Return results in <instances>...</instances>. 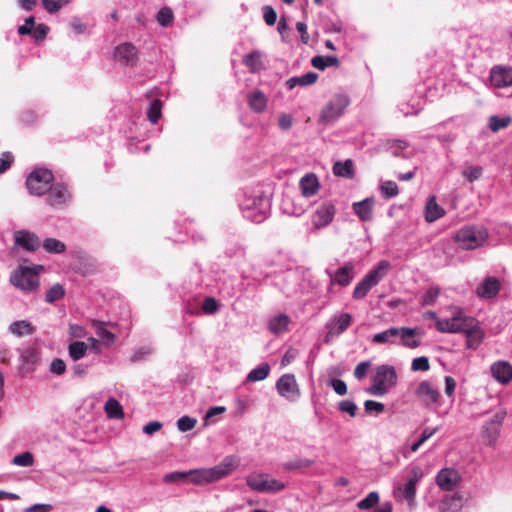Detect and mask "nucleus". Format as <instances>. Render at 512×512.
Here are the masks:
<instances>
[{
  "label": "nucleus",
  "mask_w": 512,
  "mask_h": 512,
  "mask_svg": "<svg viewBox=\"0 0 512 512\" xmlns=\"http://www.w3.org/2000/svg\"><path fill=\"white\" fill-rule=\"evenodd\" d=\"M237 200L243 217L253 223H262L270 215L271 198L261 186L241 189Z\"/></svg>",
  "instance_id": "f257e3e1"
},
{
  "label": "nucleus",
  "mask_w": 512,
  "mask_h": 512,
  "mask_svg": "<svg viewBox=\"0 0 512 512\" xmlns=\"http://www.w3.org/2000/svg\"><path fill=\"white\" fill-rule=\"evenodd\" d=\"M424 472L419 465H412L407 470L404 483L395 484L393 495L397 502L406 503L409 509L416 506V490L417 484L423 478Z\"/></svg>",
  "instance_id": "f03ea898"
},
{
  "label": "nucleus",
  "mask_w": 512,
  "mask_h": 512,
  "mask_svg": "<svg viewBox=\"0 0 512 512\" xmlns=\"http://www.w3.org/2000/svg\"><path fill=\"white\" fill-rule=\"evenodd\" d=\"M397 380L398 376L394 366L389 364L379 365L372 377V384L366 389V392L376 397H382L396 386Z\"/></svg>",
  "instance_id": "7ed1b4c3"
},
{
  "label": "nucleus",
  "mask_w": 512,
  "mask_h": 512,
  "mask_svg": "<svg viewBox=\"0 0 512 512\" xmlns=\"http://www.w3.org/2000/svg\"><path fill=\"white\" fill-rule=\"evenodd\" d=\"M391 268V263L387 260H381L371 269L363 279L355 286L352 297L356 300L363 299L372 288L377 286L387 275Z\"/></svg>",
  "instance_id": "20e7f679"
},
{
  "label": "nucleus",
  "mask_w": 512,
  "mask_h": 512,
  "mask_svg": "<svg viewBox=\"0 0 512 512\" xmlns=\"http://www.w3.org/2000/svg\"><path fill=\"white\" fill-rule=\"evenodd\" d=\"M350 103L351 99L347 93H335L322 107L318 122L324 125L335 123L345 114V110Z\"/></svg>",
  "instance_id": "39448f33"
},
{
  "label": "nucleus",
  "mask_w": 512,
  "mask_h": 512,
  "mask_svg": "<svg viewBox=\"0 0 512 512\" xmlns=\"http://www.w3.org/2000/svg\"><path fill=\"white\" fill-rule=\"evenodd\" d=\"M488 235L487 229L483 226L467 225L455 233L454 240L460 248L473 250L482 246L486 242Z\"/></svg>",
  "instance_id": "423d86ee"
},
{
  "label": "nucleus",
  "mask_w": 512,
  "mask_h": 512,
  "mask_svg": "<svg viewBox=\"0 0 512 512\" xmlns=\"http://www.w3.org/2000/svg\"><path fill=\"white\" fill-rule=\"evenodd\" d=\"M472 325L473 318L465 316L460 308H454L450 318L437 319L435 328L442 333L465 332L470 336L473 332Z\"/></svg>",
  "instance_id": "0eeeda50"
},
{
  "label": "nucleus",
  "mask_w": 512,
  "mask_h": 512,
  "mask_svg": "<svg viewBox=\"0 0 512 512\" xmlns=\"http://www.w3.org/2000/svg\"><path fill=\"white\" fill-rule=\"evenodd\" d=\"M54 180L53 173L47 168H35L26 178V187L33 196L46 194L49 186Z\"/></svg>",
  "instance_id": "6e6552de"
},
{
  "label": "nucleus",
  "mask_w": 512,
  "mask_h": 512,
  "mask_svg": "<svg viewBox=\"0 0 512 512\" xmlns=\"http://www.w3.org/2000/svg\"><path fill=\"white\" fill-rule=\"evenodd\" d=\"M46 194V203L57 210L66 208L73 199L69 186L63 182H52Z\"/></svg>",
  "instance_id": "1a4fd4ad"
},
{
  "label": "nucleus",
  "mask_w": 512,
  "mask_h": 512,
  "mask_svg": "<svg viewBox=\"0 0 512 512\" xmlns=\"http://www.w3.org/2000/svg\"><path fill=\"white\" fill-rule=\"evenodd\" d=\"M10 282L22 291L32 292L39 286V277L33 268L20 266L11 273Z\"/></svg>",
  "instance_id": "9d476101"
},
{
  "label": "nucleus",
  "mask_w": 512,
  "mask_h": 512,
  "mask_svg": "<svg viewBox=\"0 0 512 512\" xmlns=\"http://www.w3.org/2000/svg\"><path fill=\"white\" fill-rule=\"evenodd\" d=\"M247 486L259 493H276L285 489L286 485L276 479H268L265 474H251L246 477Z\"/></svg>",
  "instance_id": "9b49d317"
},
{
  "label": "nucleus",
  "mask_w": 512,
  "mask_h": 512,
  "mask_svg": "<svg viewBox=\"0 0 512 512\" xmlns=\"http://www.w3.org/2000/svg\"><path fill=\"white\" fill-rule=\"evenodd\" d=\"M325 274L329 277V291H331L332 287L335 285L347 287L355 277V265L352 261H348L335 271L330 268H326Z\"/></svg>",
  "instance_id": "f8f14e48"
},
{
  "label": "nucleus",
  "mask_w": 512,
  "mask_h": 512,
  "mask_svg": "<svg viewBox=\"0 0 512 512\" xmlns=\"http://www.w3.org/2000/svg\"><path fill=\"white\" fill-rule=\"evenodd\" d=\"M507 412L504 409L497 411L490 420L486 421L482 427V438L484 442L494 447L501 432L502 424L506 418Z\"/></svg>",
  "instance_id": "ddd939ff"
},
{
  "label": "nucleus",
  "mask_w": 512,
  "mask_h": 512,
  "mask_svg": "<svg viewBox=\"0 0 512 512\" xmlns=\"http://www.w3.org/2000/svg\"><path fill=\"white\" fill-rule=\"evenodd\" d=\"M272 283L287 297H293L299 292V275L296 271L288 270L275 274Z\"/></svg>",
  "instance_id": "4468645a"
},
{
  "label": "nucleus",
  "mask_w": 512,
  "mask_h": 512,
  "mask_svg": "<svg viewBox=\"0 0 512 512\" xmlns=\"http://www.w3.org/2000/svg\"><path fill=\"white\" fill-rule=\"evenodd\" d=\"M336 208L331 200L319 203L312 214L311 222L315 229L327 227L334 219Z\"/></svg>",
  "instance_id": "2eb2a0df"
},
{
  "label": "nucleus",
  "mask_w": 512,
  "mask_h": 512,
  "mask_svg": "<svg viewBox=\"0 0 512 512\" xmlns=\"http://www.w3.org/2000/svg\"><path fill=\"white\" fill-rule=\"evenodd\" d=\"M278 394L290 402L296 401L300 396L299 386L293 374H283L276 382Z\"/></svg>",
  "instance_id": "dca6fc26"
},
{
  "label": "nucleus",
  "mask_w": 512,
  "mask_h": 512,
  "mask_svg": "<svg viewBox=\"0 0 512 512\" xmlns=\"http://www.w3.org/2000/svg\"><path fill=\"white\" fill-rule=\"evenodd\" d=\"M489 81L494 88H507L512 86V67L495 65L491 68Z\"/></svg>",
  "instance_id": "f3484780"
},
{
  "label": "nucleus",
  "mask_w": 512,
  "mask_h": 512,
  "mask_svg": "<svg viewBox=\"0 0 512 512\" xmlns=\"http://www.w3.org/2000/svg\"><path fill=\"white\" fill-rule=\"evenodd\" d=\"M138 49L131 42H124L117 45L114 49V58L126 66H135L138 60Z\"/></svg>",
  "instance_id": "a211bd4d"
},
{
  "label": "nucleus",
  "mask_w": 512,
  "mask_h": 512,
  "mask_svg": "<svg viewBox=\"0 0 512 512\" xmlns=\"http://www.w3.org/2000/svg\"><path fill=\"white\" fill-rule=\"evenodd\" d=\"M415 395L426 407L436 404L440 397L438 388L427 380L421 381L418 384Z\"/></svg>",
  "instance_id": "6ab92c4d"
},
{
  "label": "nucleus",
  "mask_w": 512,
  "mask_h": 512,
  "mask_svg": "<svg viewBox=\"0 0 512 512\" xmlns=\"http://www.w3.org/2000/svg\"><path fill=\"white\" fill-rule=\"evenodd\" d=\"M461 477L457 470L453 468H443L436 475V483L446 491H453L457 488Z\"/></svg>",
  "instance_id": "aec40b11"
},
{
  "label": "nucleus",
  "mask_w": 512,
  "mask_h": 512,
  "mask_svg": "<svg viewBox=\"0 0 512 512\" xmlns=\"http://www.w3.org/2000/svg\"><path fill=\"white\" fill-rule=\"evenodd\" d=\"M14 243L28 252L36 251L41 246L39 237L28 230L15 231Z\"/></svg>",
  "instance_id": "412c9836"
},
{
  "label": "nucleus",
  "mask_w": 512,
  "mask_h": 512,
  "mask_svg": "<svg viewBox=\"0 0 512 512\" xmlns=\"http://www.w3.org/2000/svg\"><path fill=\"white\" fill-rule=\"evenodd\" d=\"M242 282L234 276L220 277L217 281L218 293L223 298H233L240 292Z\"/></svg>",
  "instance_id": "4be33fe9"
},
{
  "label": "nucleus",
  "mask_w": 512,
  "mask_h": 512,
  "mask_svg": "<svg viewBox=\"0 0 512 512\" xmlns=\"http://www.w3.org/2000/svg\"><path fill=\"white\" fill-rule=\"evenodd\" d=\"M352 316L350 313H342L339 316H335L327 324V335L326 342H329L331 338L337 337L342 334L351 324Z\"/></svg>",
  "instance_id": "5701e85b"
},
{
  "label": "nucleus",
  "mask_w": 512,
  "mask_h": 512,
  "mask_svg": "<svg viewBox=\"0 0 512 512\" xmlns=\"http://www.w3.org/2000/svg\"><path fill=\"white\" fill-rule=\"evenodd\" d=\"M188 478L192 484L198 486H203L218 481L213 467L191 469L188 471Z\"/></svg>",
  "instance_id": "b1692460"
},
{
  "label": "nucleus",
  "mask_w": 512,
  "mask_h": 512,
  "mask_svg": "<svg viewBox=\"0 0 512 512\" xmlns=\"http://www.w3.org/2000/svg\"><path fill=\"white\" fill-rule=\"evenodd\" d=\"M500 289L501 284L498 278L494 276H487L477 286L476 294L478 297L483 299H492L499 293Z\"/></svg>",
  "instance_id": "393cba45"
},
{
  "label": "nucleus",
  "mask_w": 512,
  "mask_h": 512,
  "mask_svg": "<svg viewBox=\"0 0 512 512\" xmlns=\"http://www.w3.org/2000/svg\"><path fill=\"white\" fill-rule=\"evenodd\" d=\"M420 337L421 335L416 328L399 327L398 345L415 349L421 344Z\"/></svg>",
  "instance_id": "a878e982"
},
{
  "label": "nucleus",
  "mask_w": 512,
  "mask_h": 512,
  "mask_svg": "<svg viewBox=\"0 0 512 512\" xmlns=\"http://www.w3.org/2000/svg\"><path fill=\"white\" fill-rule=\"evenodd\" d=\"M240 465V458L236 455H227L214 466L218 481L229 476Z\"/></svg>",
  "instance_id": "bb28decb"
},
{
  "label": "nucleus",
  "mask_w": 512,
  "mask_h": 512,
  "mask_svg": "<svg viewBox=\"0 0 512 512\" xmlns=\"http://www.w3.org/2000/svg\"><path fill=\"white\" fill-rule=\"evenodd\" d=\"M445 209L437 203L435 195H430L424 207V219L428 223H433L445 215Z\"/></svg>",
  "instance_id": "cd10ccee"
},
{
  "label": "nucleus",
  "mask_w": 512,
  "mask_h": 512,
  "mask_svg": "<svg viewBox=\"0 0 512 512\" xmlns=\"http://www.w3.org/2000/svg\"><path fill=\"white\" fill-rule=\"evenodd\" d=\"M491 374L501 384L512 380V365L507 361H497L491 365Z\"/></svg>",
  "instance_id": "c85d7f7f"
},
{
  "label": "nucleus",
  "mask_w": 512,
  "mask_h": 512,
  "mask_svg": "<svg viewBox=\"0 0 512 512\" xmlns=\"http://www.w3.org/2000/svg\"><path fill=\"white\" fill-rule=\"evenodd\" d=\"M219 310V302L212 296H206L203 298L200 308H187L186 313L196 315H214Z\"/></svg>",
  "instance_id": "c756f323"
},
{
  "label": "nucleus",
  "mask_w": 512,
  "mask_h": 512,
  "mask_svg": "<svg viewBox=\"0 0 512 512\" xmlns=\"http://www.w3.org/2000/svg\"><path fill=\"white\" fill-rule=\"evenodd\" d=\"M247 102L253 112L262 113L267 108L268 99L261 90L256 89L249 93Z\"/></svg>",
  "instance_id": "7c9ffc66"
},
{
  "label": "nucleus",
  "mask_w": 512,
  "mask_h": 512,
  "mask_svg": "<svg viewBox=\"0 0 512 512\" xmlns=\"http://www.w3.org/2000/svg\"><path fill=\"white\" fill-rule=\"evenodd\" d=\"M375 203L373 197L365 198L362 201L353 203V211L361 221H370L372 219V208Z\"/></svg>",
  "instance_id": "2f4dec72"
},
{
  "label": "nucleus",
  "mask_w": 512,
  "mask_h": 512,
  "mask_svg": "<svg viewBox=\"0 0 512 512\" xmlns=\"http://www.w3.org/2000/svg\"><path fill=\"white\" fill-rule=\"evenodd\" d=\"M302 195L304 197H311L319 190V181L315 174L308 173L304 175L299 183Z\"/></svg>",
  "instance_id": "473e14b6"
},
{
  "label": "nucleus",
  "mask_w": 512,
  "mask_h": 512,
  "mask_svg": "<svg viewBox=\"0 0 512 512\" xmlns=\"http://www.w3.org/2000/svg\"><path fill=\"white\" fill-rule=\"evenodd\" d=\"M399 327H390L373 335L372 342L377 344L398 345Z\"/></svg>",
  "instance_id": "72a5a7b5"
},
{
  "label": "nucleus",
  "mask_w": 512,
  "mask_h": 512,
  "mask_svg": "<svg viewBox=\"0 0 512 512\" xmlns=\"http://www.w3.org/2000/svg\"><path fill=\"white\" fill-rule=\"evenodd\" d=\"M318 79V74L315 72H307L301 76H294L286 81V87L289 90L294 89L296 86L306 87L314 84Z\"/></svg>",
  "instance_id": "f704fd0d"
},
{
  "label": "nucleus",
  "mask_w": 512,
  "mask_h": 512,
  "mask_svg": "<svg viewBox=\"0 0 512 512\" xmlns=\"http://www.w3.org/2000/svg\"><path fill=\"white\" fill-rule=\"evenodd\" d=\"M289 323V316L281 313L269 319L268 328L273 334L279 335L288 329Z\"/></svg>",
  "instance_id": "c9c22d12"
},
{
  "label": "nucleus",
  "mask_w": 512,
  "mask_h": 512,
  "mask_svg": "<svg viewBox=\"0 0 512 512\" xmlns=\"http://www.w3.org/2000/svg\"><path fill=\"white\" fill-rule=\"evenodd\" d=\"M262 57V52L259 50H254L243 57V63L249 68L251 72H259L265 68Z\"/></svg>",
  "instance_id": "e433bc0d"
},
{
  "label": "nucleus",
  "mask_w": 512,
  "mask_h": 512,
  "mask_svg": "<svg viewBox=\"0 0 512 512\" xmlns=\"http://www.w3.org/2000/svg\"><path fill=\"white\" fill-rule=\"evenodd\" d=\"M9 331L17 337L32 335L35 327L26 320L14 321L9 326Z\"/></svg>",
  "instance_id": "4c0bfd02"
},
{
  "label": "nucleus",
  "mask_w": 512,
  "mask_h": 512,
  "mask_svg": "<svg viewBox=\"0 0 512 512\" xmlns=\"http://www.w3.org/2000/svg\"><path fill=\"white\" fill-rule=\"evenodd\" d=\"M96 335L105 346H110L115 341V335L106 328V324L100 321H94L92 324Z\"/></svg>",
  "instance_id": "58836bf2"
},
{
  "label": "nucleus",
  "mask_w": 512,
  "mask_h": 512,
  "mask_svg": "<svg viewBox=\"0 0 512 512\" xmlns=\"http://www.w3.org/2000/svg\"><path fill=\"white\" fill-rule=\"evenodd\" d=\"M439 428L438 427H435V428H429V427H426L419 439L414 442L408 449V451H404L403 452V456L405 458H408L410 456L411 453H414L416 452L429 438H431L434 434H436L438 432Z\"/></svg>",
  "instance_id": "ea45409f"
},
{
  "label": "nucleus",
  "mask_w": 512,
  "mask_h": 512,
  "mask_svg": "<svg viewBox=\"0 0 512 512\" xmlns=\"http://www.w3.org/2000/svg\"><path fill=\"white\" fill-rule=\"evenodd\" d=\"M104 410L108 418L110 419H122L124 417V412L121 404L118 400L113 397H110L105 405Z\"/></svg>",
  "instance_id": "a19ab883"
},
{
  "label": "nucleus",
  "mask_w": 512,
  "mask_h": 512,
  "mask_svg": "<svg viewBox=\"0 0 512 512\" xmlns=\"http://www.w3.org/2000/svg\"><path fill=\"white\" fill-rule=\"evenodd\" d=\"M270 370L271 368L268 363H262L248 373L246 382L263 381L269 376Z\"/></svg>",
  "instance_id": "79ce46f5"
},
{
  "label": "nucleus",
  "mask_w": 512,
  "mask_h": 512,
  "mask_svg": "<svg viewBox=\"0 0 512 512\" xmlns=\"http://www.w3.org/2000/svg\"><path fill=\"white\" fill-rule=\"evenodd\" d=\"M333 172L336 176L351 179L354 175L352 160L347 159L344 162H336L333 166Z\"/></svg>",
  "instance_id": "37998d69"
},
{
  "label": "nucleus",
  "mask_w": 512,
  "mask_h": 512,
  "mask_svg": "<svg viewBox=\"0 0 512 512\" xmlns=\"http://www.w3.org/2000/svg\"><path fill=\"white\" fill-rule=\"evenodd\" d=\"M315 463L312 459H306V458H295L290 461H287L281 465V468L285 471H296V470H303L310 466H312Z\"/></svg>",
  "instance_id": "c03bdc74"
},
{
  "label": "nucleus",
  "mask_w": 512,
  "mask_h": 512,
  "mask_svg": "<svg viewBox=\"0 0 512 512\" xmlns=\"http://www.w3.org/2000/svg\"><path fill=\"white\" fill-rule=\"evenodd\" d=\"M313 67L319 70H324L327 67H338L339 59L335 56H315L311 60Z\"/></svg>",
  "instance_id": "a18cd8bd"
},
{
  "label": "nucleus",
  "mask_w": 512,
  "mask_h": 512,
  "mask_svg": "<svg viewBox=\"0 0 512 512\" xmlns=\"http://www.w3.org/2000/svg\"><path fill=\"white\" fill-rule=\"evenodd\" d=\"M463 504L461 496L454 494L450 497H446L441 505L442 512H458Z\"/></svg>",
  "instance_id": "49530a36"
},
{
  "label": "nucleus",
  "mask_w": 512,
  "mask_h": 512,
  "mask_svg": "<svg viewBox=\"0 0 512 512\" xmlns=\"http://www.w3.org/2000/svg\"><path fill=\"white\" fill-rule=\"evenodd\" d=\"M162 116V101L154 99L147 108V119L151 124H156Z\"/></svg>",
  "instance_id": "de8ad7c7"
},
{
  "label": "nucleus",
  "mask_w": 512,
  "mask_h": 512,
  "mask_svg": "<svg viewBox=\"0 0 512 512\" xmlns=\"http://www.w3.org/2000/svg\"><path fill=\"white\" fill-rule=\"evenodd\" d=\"M42 247L46 252L52 254H62L66 251V245L56 238H46L42 243Z\"/></svg>",
  "instance_id": "09e8293b"
},
{
  "label": "nucleus",
  "mask_w": 512,
  "mask_h": 512,
  "mask_svg": "<svg viewBox=\"0 0 512 512\" xmlns=\"http://www.w3.org/2000/svg\"><path fill=\"white\" fill-rule=\"evenodd\" d=\"M88 346L85 342L74 341L69 344L68 353L69 356L74 360L78 361L86 355Z\"/></svg>",
  "instance_id": "8fccbe9b"
},
{
  "label": "nucleus",
  "mask_w": 512,
  "mask_h": 512,
  "mask_svg": "<svg viewBox=\"0 0 512 512\" xmlns=\"http://www.w3.org/2000/svg\"><path fill=\"white\" fill-rule=\"evenodd\" d=\"M133 125L135 126V129H136V130H135V132H133V131L131 130V133H132L133 135H131V136H130L131 143H130V145H129L128 149H129V151H130L131 153H136V152H138V151H139V148L133 144V141H134L135 139H140V138L144 139L145 137H147V136H148V134H147V132H146V130H145V129L142 131V128H144V127L146 126V122H145V120H144V119H142V120H141V123H139V124H137V123H133Z\"/></svg>",
  "instance_id": "3c124183"
},
{
  "label": "nucleus",
  "mask_w": 512,
  "mask_h": 512,
  "mask_svg": "<svg viewBox=\"0 0 512 512\" xmlns=\"http://www.w3.org/2000/svg\"><path fill=\"white\" fill-rule=\"evenodd\" d=\"M65 296V289L60 283H56L46 292L45 301L54 304Z\"/></svg>",
  "instance_id": "603ef678"
},
{
  "label": "nucleus",
  "mask_w": 512,
  "mask_h": 512,
  "mask_svg": "<svg viewBox=\"0 0 512 512\" xmlns=\"http://www.w3.org/2000/svg\"><path fill=\"white\" fill-rule=\"evenodd\" d=\"M156 21L162 27L172 26L174 22V14L172 9L169 7H162L156 15Z\"/></svg>",
  "instance_id": "864d4df0"
},
{
  "label": "nucleus",
  "mask_w": 512,
  "mask_h": 512,
  "mask_svg": "<svg viewBox=\"0 0 512 512\" xmlns=\"http://www.w3.org/2000/svg\"><path fill=\"white\" fill-rule=\"evenodd\" d=\"M385 146L394 156H400L402 151L409 147V143L403 139H390Z\"/></svg>",
  "instance_id": "5fc2aeb1"
},
{
  "label": "nucleus",
  "mask_w": 512,
  "mask_h": 512,
  "mask_svg": "<svg viewBox=\"0 0 512 512\" xmlns=\"http://www.w3.org/2000/svg\"><path fill=\"white\" fill-rule=\"evenodd\" d=\"M380 192L384 198L390 199L399 194V188L396 182L387 180L381 183Z\"/></svg>",
  "instance_id": "6e6d98bb"
},
{
  "label": "nucleus",
  "mask_w": 512,
  "mask_h": 512,
  "mask_svg": "<svg viewBox=\"0 0 512 512\" xmlns=\"http://www.w3.org/2000/svg\"><path fill=\"white\" fill-rule=\"evenodd\" d=\"M512 122L511 117H499L493 115L489 118L488 126L493 132H497L500 129L506 128Z\"/></svg>",
  "instance_id": "4d7b16f0"
},
{
  "label": "nucleus",
  "mask_w": 512,
  "mask_h": 512,
  "mask_svg": "<svg viewBox=\"0 0 512 512\" xmlns=\"http://www.w3.org/2000/svg\"><path fill=\"white\" fill-rule=\"evenodd\" d=\"M245 254V249L238 241L230 242L226 245L225 255L228 258H241Z\"/></svg>",
  "instance_id": "13d9d810"
},
{
  "label": "nucleus",
  "mask_w": 512,
  "mask_h": 512,
  "mask_svg": "<svg viewBox=\"0 0 512 512\" xmlns=\"http://www.w3.org/2000/svg\"><path fill=\"white\" fill-rule=\"evenodd\" d=\"M154 352V349L150 345H144L141 347H138L133 352L130 360L133 363L141 362L146 360L149 356H151Z\"/></svg>",
  "instance_id": "bf43d9fd"
},
{
  "label": "nucleus",
  "mask_w": 512,
  "mask_h": 512,
  "mask_svg": "<svg viewBox=\"0 0 512 512\" xmlns=\"http://www.w3.org/2000/svg\"><path fill=\"white\" fill-rule=\"evenodd\" d=\"M440 294V288L438 286H432L422 296L421 306H432L435 304L438 296Z\"/></svg>",
  "instance_id": "052dcab7"
},
{
  "label": "nucleus",
  "mask_w": 512,
  "mask_h": 512,
  "mask_svg": "<svg viewBox=\"0 0 512 512\" xmlns=\"http://www.w3.org/2000/svg\"><path fill=\"white\" fill-rule=\"evenodd\" d=\"M49 30L50 29L46 24L40 23L31 29V32L28 35L33 39L35 43H39L45 40Z\"/></svg>",
  "instance_id": "680f3d73"
},
{
  "label": "nucleus",
  "mask_w": 512,
  "mask_h": 512,
  "mask_svg": "<svg viewBox=\"0 0 512 512\" xmlns=\"http://www.w3.org/2000/svg\"><path fill=\"white\" fill-rule=\"evenodd\" d=\"M379 501V494L375 491L370 492L364 499L360 500L357 507L360 510H367L374 507Z\"/></svg>",
  "instance_id": "e2e57ef3"
},
{
  "label": "nucleus",
  "mask_w": 512,
  "mask_h": 512,
  "mask_svg": "<svg viewBox=\"0 0 512 512\" xmlns=\"http://www.w3.org/2000/svg\"><path fill=\"white\" fill-rule=\"evenodd\" d=\"M12 463L20 467H30L34 463V457L30 452H23L14 456Z\"/></svg>",
  "instance_id": "0e129e2a"
},
{
  "label": "nucleus",
  "mask_w": 512,
  "mask_h": 512,
  "mask_svg": "<svg viewBox=\"0 0 512 512\" xmlns=\"http://www.w3.org/2000/svg\"><path fill=\"white\" fill-rule=\"evenodd\" d=\"M197 424V419L190 416H182L177 420V428L181 432H188L192 430Z\"/></svg>",
  "instance_id": "69168bd1"
},
{
  "label": "nucleus",
  "mask_w": 512,
  "mask_h": 512,
  "mask_svg": "<svg viewBox=\"0 0 512 512\" xmlns=\"http://www.w3.org/2000/svg\"><path fill=\"white\" fill-rule=\"evenodd\" d=\"M20 358L24 364L34 366L39 361V353L33 348H28L21 353Z\"/></svg>",
  "instance_id": "338daca9"
},
{
  "label": "nucleus",
  "mask_w": 512,
  "mask_h": 512,
  "mask_svg": "<svg viewBox=\"0 0 512 512\" xmlns=\"http://www.w3.org/2000/svg\"><path fill=\"white\" fill-rule=\"evenodd\" d=\"M421 109L422 107L420 106V103L415 101L399 105V110L404 116L417 115Z\"/></svg>",
  "instance_id": "774afa93"
}]
</instances>
